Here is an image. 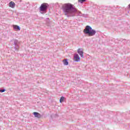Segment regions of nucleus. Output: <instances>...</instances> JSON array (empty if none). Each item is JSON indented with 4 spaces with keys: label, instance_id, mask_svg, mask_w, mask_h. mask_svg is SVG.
<instances>
[{
    "label": "nucleus",
    "instance_id": "nucleus-9",
    "mask_svg": "<svg viewBox=\"0 0 130 130\" xmlns=\"http://www.w3.org/2000/svg\"><path fill=\"white\" fill-rule=\"evenodd\" d=\"M63 63L65 66H68V64H69V62H68V60L67 59L63 60Z\"/></svg>",
    "mask_w": 130,
    "mask_h": 130
},
{
    "label": "nucleus",
    "instance_id": "nucleus-5",
    "mask_svg": "<svg viewBox=\"0 0 130 130\" xmlns=\"http://www.w3.org/2000/svg\"><path fill=\"white\" fill-rule=\"evenodd\" d=\"M78 53H79V54L80 55V56H81V57H83V56L84 55V52H83L82 49H78Z\"/></svg>",
    "mask_w": 130,
    "mask_h": 130
},
{
    "label": "nucleus",
    "instance_id": "nucleus-4",
    "mask_svg": "<svg viewBox=\"0 0 130 130\" xmlns=\"http://www.w3.org/2000/svg\"><path fill=\"white\" fill-rule=\"evenodd\" d=\"M9 6L10 8H12V9H14V8L16 7V4H15L14 2L11 1L9 3Z\"/></svg>",
    "mask_w": 130,
    "mask_h": 130
},
{
    "label": "nucleus",
    "instance_id": "nucleus-2",
    "mask_svg": "<svg viewBox=\"0 0 130 130\" xmlns=\"http://www.w3.org/2000/svg\"><path fill=\"white\" fill-rule=\"evenodd\" d=\"M83 33L87 34L88 36H94L96 34V30L92 29L91 26L87 25L83 30Z\"/></svg>",
    "mask_w": 130,
    "mask_h": 130
},
{
    "label": "nucleus",
    "instance_id": "nucleus-8",
    "mask_svg": "<svg viewBox=\"0 0 130 130\" xmlns=\"http://www.w3.org/2000/svg\"><path fill=\"white\" fill-rule=\"evenodd\" d=\"M13 27L14 29H15V30H18L19 31H20V30H21L20 29V27L17 25H13Z\"/></svg>",
    "mask_w": 130,
    "mask_h": 130
},
{
    "label": "nucleus",
    "instance_id": "nucleus-11",
    "mask_svg": "<svg viewBox=\"0 0 130 130\" xmlns=\"http://www.w3.org/2000/svg\"><path fill=\"white\" fill-rule=\"evenodd\" d=\"M84 2H86V0H78V3L80 4H83Z\"/></svg>",
    "mask_w": 130,
    "mask_h": 130
},
{
    "label": "nucleus",
    "instance_id": "nucleus-6",
    "mask_svg": "<svg viewBox=\"0 0 130 130\" xmlns=\"http://www.w3.org/2000/svg\"><path fill=\"white\" fill-rule=\"evenodd\" d=\"M74 59L75 61H80L81 59L80 58V56H79V55H78V54H76L74 55Z\"/></svg>",
    "mask_w": 130,
    "mask_h": 130
},
{
    "label": "nucleus",
    "instance_id": "nucleus-12",
    "mask_svg": "<svg viewBox=\"0 0 130 130\" xmlns=\"http://www.w3.org/2000/svg\"><path fill=\"white\" fill-rule=\"evenodd\" d=\"M5 91H6L5 89L0 90V92H1V93H3V92H5Z\"/></svg>",
    "mask_w": 130,
    "mask_h": 130
},
{
    "label": "nucleus",
    "instance_id": "nucleus-3",
    "mask_svg": "<svg viewBox=\"0 0 130 130\" xmlns=\"http://www.w3.org/2000/svg\"><path fill=\"white\" fill-rule=\"evenodd\" d=\"M48 8V4L47 3H43L40 7V11H41V12H45Z\"/></svg>",
    "mask_w": 130,
    "mask_h": 130
},
{
    "label": "nucleus",
    "instance_id": "nucleus-1",
    "mask_svg": "<svg viewBox=\"0 0 130 130\" xmlns=\"http://www.w3.org/2000/svg\"><path fill=\"white\" fill-rule=\"evenodd\" d=\"M62 9L64 15H69V14H72V13H75L77 11L76 8L74 7V5L70 3L64 4L62 6Z\"/></svg>",
    "mask_w": 130,
    "mask_h": 130
},
{
    "label": "nucleus",
    "instance_id": "nucleus-7",
    "mask_svg": "<svg viewBox=\"0 0 130 130\" xmlns=\"http://www.w3.org/2000/svg\"><path fill=\"white\" fill-rule=\"evenodd\" d=\"M33 114L35 115V117H38V118H40V117H41V115L39 113L34 112Z\"/></svg>",
    "mask_w": 130,
    "mask_h": 130
},
{
    "label": "nucleus",
    "instance_id": "nucleus-13",
    "mask_svg": "<svg viewBox=\"0 0 130 130\" xmlns=\"http://www.w3.org/2000/svg\"><path fill=\"white\" fill-rule=\"evenodd\" d=\"M128 6H129V9H130V4L128 5Z\"/></svg>",
    "mask_w": 130,
    "mask_h": 130
},
{
    "label": "nucleus",
    "instance_id": "nucleus-10",
    "mask_svg": "<svg viewBox=\"0 0 130 130\" xmlns=\"http://www.w3.org/2000/svg\"><path fill=\"white\" fill-rule=\"evenodd\" d=\"M63 100H64V97L61 96L60 99V103H62V102H63Z\"/></svg>",
    "mask_w": 130,
    "mask_h": 130
}]
</instances>
